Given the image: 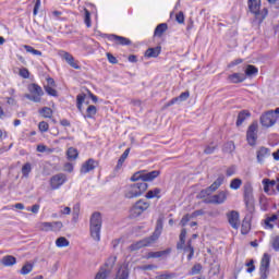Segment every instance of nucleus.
Masks as SVG:
<instances>
[{
    "instance_id": "ddd939ff",
    "label": "nucleus",
    "mask_w": 279,
    "mask_h": 279,
    "mask_svg": "<svg viewBox=\"0 0 279 279\" xmlns=\"http://www.w3.org/2000/svg\"><path fill=\"white\" fill-rule=\"evenodd\" d=\"M64 182H66V175L59 173L53 175L50 179V186L52 189V191H57V189H60V186H62V184H64Z\"/></svg>"
},
{
    "instance_id": "c9c22d12",
    "label": "nucleus",
    "mask_w": 279,
    "mask_h": 279,
    "mask_svg": "<svg viewBox=\"0 0 279 279\" xmlns=\"http://www.w3.org/2000/svg\"><path fill=\"white\" fill-rule=\"evenodd\" d=\"M110 276V269L101 268L94 279H106Z\"/></svg>"
},
{
    "instance_id": "a878e982",
    "label": "nucleus",
    "mask_w": 279,
    "mask_h": 279,
    "mask_svg": "<svg viewBox=\"0 0 279 279\" xmlns=\"http://www.w3.org/2000/svg\"><path fill=\"white\" fill-rule=\"evenodd\" d=\"M95 114H97V107H95V105H90L86 109V114H84V119H95Z\"/></svg>"
},
{
    "instance_id": "1a4fd4ad",
    "label": "nucleus",
    "mask_w": 279,
    "mask_h": 279,
    "mask_svg": "<svg viewBox=\"0 0 279 279\" xmlns=\"http://www.w3.org/2000/svg\"><path fill=\"white\" fill-rule=\"evenodd\" d=\"M258 132V124H251L248 126L247 133H246V141L251 147H254L256 145V140L258 138L257 135Z\"/></svg>"
},
{
    "instance_id": "473e14b6",
    "label": "nucleus",
    "mask_w": 279,
    "mask_h": 279,
    "mask_svg": "<svg viewBox=\"0 0 279 279\" xmlns=\"http://www.w3.org/2000/svg\"><path fill=\"white\" fill-rule=\"evenodd\" d=\"M84 101H86V94H78L76 96V108L80 112H83L82 106H84Z\"/></svg>"
},
{
    "instance_id": "864d4df0",
    "label": "nucleus",
    "mask_w": 279,
    "mask_h": 279,
    "mask_svg": "<svg viewBox=\"0 0 279 279\" xmlns=\"http://www.w3.org/2000/svg\"><path fill=\"white\" fill-rule=\"evenodd\" d=\"M84 12H85V16H84L85 25L87 27H90V11H88L87 9H84Z\"/></svg>"
},
{
    "instance_id": "4c0bfd02",
    "label": "nucleus",
    "mask_w": 279,
    "mask_h": 279,
    "mask_svg": "<svg viewBox=\"0 0 279 279\" xmlns=\"http://www.w3.org/2000/svg\"><path fill=\"white\" fill-rule=\"evenodd\" d=\"M23 48L27 53H32V56H43V52L40 50H37L29 45H24Z\"/></svg>"
},
{
    "instance_id": "39448f33",
    "label": "nucleus",
    "mask_w": 279,
    "mask_h": 279,
    "mask_svg": "<svg viewBox=\"0 0 279 279\" xmlns=\"http://www.w3.org/2000/svg\"><path fill=\"white\" fill-rule=\"evenodd\" d=\"M158 175H160V171L158 170H154L150 172H147L145 170L138 171L136 173H134L131 177V181L132 182H138V180H142V182H153V180H156V178H158Z\"/></svg>"
},
{
    "instance_id": "393cba45",
    "label": "nucleus",
    "mask_w": 279,
    "mask_h": 279,
    "mask_svg": "<svg viewBox=\"0 0 279 279\" xmlns=\"http://www.w3.org/2000/svg\"><path fill=\"white\" fill-rule=\"evenodd\" d=\"M1 263L4 267H12V265H16V257L7 255L1 259Z\"/></svg>"
},
{
    "instance_id": "423d86ee",
    "label": "nucleus",
    "mask_w": 279,
    "mask_h": 279,
    "mask_svg": "<svg viewBox=\"0 0 279 279\" xmlns=\"http://www.w3.org/2000/svg\"><path fill=\"white\" fill-rule=\"evenodd\" d=\"M250 11L255 14L257 21H265L267 17L268 11L267 9H263L260 12V0H248Z\"/></svg>"
},
{
    "instance_id": "c03bdc74",
    "label": "nucleus",
    "mask_w": 279,
    "mask_h": 279,
    "mask_svg": "<svg viewBox=\"0 0 279 279\" xmlns=\"http://www.w3.org/2000/svg\"><path fill=\"white\" fill-rule=\"evenodd\" d=\"M171 278H175V274L173 272H160L158 274L155 279H171Z\"/></svg>"
},
{
    "instance_id": "aec40b11",
    "label": "nucleus",
    "mask_w": 279,
    "mask_h": 279,
    "mask_svg": "<svg viewBox=\"0 0 279 279\" xmlns=\"http://www.w3.org/2000/svg\"><path fill=\"white\" fill-rule=\"evenodd\" d=\"M116 279H130V269L125 265L120 266Z\"/></svg>"
},
{
    "instance_id": "de8ad7c7",
    "label": "nucleus",
    "mask_w": 279,
    "mask_h": 279,
    "mask_svg": "<svg viewBox=\"0 0 279 279\" xmlns=\"http://www.w3.org/2000/svg\"><path fill=\"white\" fill-rule=\"evenodd\" d=\"M270 243L275 252H279V235L272 236Z\"/></svg>"
},
{
    "instance_id": "a18cd8bd",
    "label": "nucleus",
    "mask_w": 279,
    "mask_h": 279,
    "mask_svg": "<svg viewBox=\"0 0 279 279\" xmlns=\"http://www.w3.org/2000/svg\"><path fill=\"white\" fill-rule=\"evenodd\" d=\"M251 228H252V227H251V225H250V221L243 220V221H242L241 233H242V234H247V232H250Z\"/></svg>"
},
{
    "instance_id": "b1692460",
    "label": "nucleus",
    "mask_w": 279,
    "mask_h": 279,
    "mask_svg": "<svg viewBox=\"0 0 279 279\" xmlns=\"http://www.w3.org/2000/svg\"><path fill=\"white\" fill-rule=\"evenodd\" d=\"M162 234V221L158 220L157 221V227L154 232V234L149 238L153 243H156L158 241V238Z\"/></svg>"
},
{
    "instance_id": "603ef678",
    "label": "nucleus",
    "mask_w": 279,
    "mask_h": 279,
    "mask_svg": "<svg viewBox=\"0 0 279 279\" xmlns=\"http://www.w3.org/2000/svg\"><path fill=\"white\" fill-rule=\"evenodd\" d=\"M45 90L51 97H58V92L53 87H51L50 85L45 86Z\"/></svg>"
},
{
    "instance_id": "2f4dec72",
    "label": "nucleus",
    "mask_w": 279,
    "mask_h": 279,
    "mask_svg": "<svg viewBox=\"0 0 279 279\" xmlns=\"http://www.w3.org/2000/svg\"><path fill=\"white\" fill-rule=\"evenodd\" d=\"M77 156H80V153H77V149L74 147H70L66 151L68 160H77Z\"/></svg>"
},
{
    "instance_id": "ea45409f",
    "label": "nucleus",
    "mask_w": 279,
    "mask_h": 279,
    "mask_svg": "<svg viewBox=\"0 0 279 279\" xmlns=\"http://www.w3.org/2000/svg\"><path fill=\"white\" fill-rule=\"evenodd\" d=\"M33 269H34V265L27 263L22 267V269L20 270V274H22V276H27V274H32Z\"/></svg>"
},
{
    "instance_id": "72a5a7b5",
    "label": "nucleus",
    "mask_w": 279,
    "mask_h": 279,
    "mask_svg": "<svg viewBox=\"0 0 279 279\" xmlns=\"http://www.w3.org/2000/svg\"><path fill=\"white\" fill-rule=\"evenodd\" d=\"M183 250L185 252V254L187 253V260H191L195 254V248H193V245L191 244V240L187 242V245L184 247Z\"/></svg>"
},
{
    "instance_id": "8fccbe9b",
    "label": "nucleus",
    "mask_w": 279,
    "mask_h": 279,
    "mask_svg": "<svg viewBox=\"0 0 279 279\" xmlns=\"http://www.w3.org/2000/svg\"><path fill=\"white\" fill-rule=\"evenodd\" d=\"M38 130L41 133L49 132V123H47L45 121L39 122Z\"/></svg>"
},
{
    "instance_id": "7c9ffc66",
    "label": "nucleus",
    "mask_w": 279,
    "mask_h": 279,
    "mask_svg": "<svg viewBox=\"0 0 279 279\" xmlns=\"http://www.w3.org/2000/svg\"><path fill=\"white\" fill-rule=\"evenodd\" d=\"M184 243H186V229H182L180 233V241L177 244L178 250L184 248Z\"/></svg>"
},
{
    "instance_id": "58836bf2",
    "label": "nucleus",
    "mask_w": 279,
    "mask_h": 279,
    "mask_svg": "<svg viewBox=\"0 0 279 279\" xmlns=\"http://www.w3.org/2000/svg\"><path fill=\"white\" fill-rule=\"evenodd\" d=\"M69 240L64 236H60L59 239L56 240V245L57 247H69Z\"/></svg>"
},
{
    "instance_id": "f8f14e48",
    "label": "nucleus",
    "mask_w": 279,
    "mask_h": 279,
    "mask_svg": "<svg viewBox=\"0 0 279 279\" xmlns=\"http://www.w3.org/2000/svg\"><path fill=\"white\" fill-rule=\"evenodd\" d=\"M97 167H99V161L90 158L82 165L81 173H83L85 175V173H90V171H95V169H97Z\"/></svg>"
},
{
    "instance_id": "37998d69",
    "label": "nucleus",
    "mask_w": 279,
    "mask_h": 279,
    "mask_svg": "<svg viewBox=\"0 0 279 279\" xmlns=\"http://www.w3.org/2000/svg\"><path fill=\"white\" fill-rule=\"evenodd\" d=\"M241 184H243L241 179H233L230 183V189L233 191H239V189H241Z\"/></svg>"
},
{
    "instance_id": "09e8293b",
    "label": "nucleus",
    "mask_w": 279,
    "mask_h": 279,
    "mask_svg": "<svg viewBox=\"0 0 279 279\" xmlns=\"http://www.w3.org/2000/svg\"><path fill=\"white\" fill-rule=\"evenodd\" d=\"M114 263H117V256H111L109 257L108 262L106 263V268L105 269H112L114 267Z\"/></svg>"
},
{
    "instance_id": "052dcab7",
    "label": "nucleus",
    "mask_w": 279,
    "mask_h": 279,
    "mask_svg": "<svg viewBox=\"0 0 279 279\" xmlns=\"http://www.w3.org/2000/svg\"><path fill=\"white\" fill-rule=\"evenodd\" d=\"M189 97H191V94L189 92H183L179 97H177V99H179V101H186Z\"/></svg>"
},
{
    "instance_id": "412c9836",
    "label": "nucleus",
    "mask_w": 279,
    "mask_h": 279,
    "mask_svg": "<svg viewBox=\"0 0 279 279\" xmlns=\"http://www.w3.org/2000/svg\"><path fill=\"white\" fill-rule=\"evenodd\" d=\"M62 58L72 66V69H80V64L75 61V58H73V54L69 52H63Z\"/></svg>"
},
{
    "instance_id": "f704fd0d",
    "label": "nucleus",
    "mask_w": 279,
    "mask_h": 279,
    "mask_svg": "<svg viewBox=\"0 0 279 279\" xmlns=\"http://www.w3.org/2000/svg\"><path fill=\"white\" fill-rule=\"evenodd\" d=\"M128 156H130V148H126L124 153L121 155V157L118 160L117 169H121L123 167V162L128 159Z\"/></svg>"
},
{
    "instance_id": "5701e85b",
    "label": "nucleus",
    "mask_w": 279,
    "mask_h": 279,
    "mask_svg": "<svg viewBox=\"0 0 279 279\" xmlns=\"http://www.w3.org/2000/svg\"><path fill=\"white\" fill-rule=\"evenodd\" d=\"M167 29H169V26L167 25V23H161L157 25V27L155 28L154 36L157 38H162V34H165Z\"/></svg>"
},
{
    "instance_id": "dca6fc26",
    "label": "nucleus",
    "mask_w": 279,
    "mask_h": 279,
    "mask_svg": "<svg viewBox=\"0 0 279 279\" xmlns=\"http://www.w3.org/2000/svg\"><path fill=\"white\" fill-rule=\"evenodd\" d=\"M269 156H271V150L267 147L262 146L256 151V158L259 165H263V162H265V159L269 158Z\"/></svg>"
},
{
    "instance_id": "f3484780",
    "label": "nucleus",
    "mask_w": 279,
    "mask_h": 279,
    "mask_svg": "<svg viewBox=\"0 0 279 279\" xmlns=\"http://www.w3.org/2000/svg\"><path fill=\"white\" fill-rule=\"evenodd\" d=\"M108 40L110 43H114V45H122V46H128L132 45V41L129 38L119 36V35H107Z\"/></svg>"
},
{
    "instance_id": "a19ab883",
    "label": "nucleus",
    "mask_w": 279,
    "mask_h": 279,
    "mask_svg": "<svg viewBox=\"0 0 279 279\" xmlns=\"http://www.w3.org/2000/svg\"><path fill=\"white\" fill-rule=\"evenodd\" d=\"M258 73V68L254 65H247L245 69V75L252 77V75H256Z\"/></svg>"
},
{
    "instance_id": "3c124183",
    "label": "nucleus",
    "mask_w": 279,
    "mask_h": 279,
    "mask_svg": "<svg viewBox=\"0 0 279 279\" xmlns=\"http://www.w3.org/2000/svg\"><path fill=\"white\" fill-rule=\"evenodd\" d=\"M39 229L43 230V232H51V222H41Z\"/></svg>"
},
{
    "instance_id": "6ab92c4d",
    "label": "nucleus",
    "mask_w": 279,
    "mask_h": 279,
    "mask_svg": "<svg viewBox=\"0 0 279 279\" xmlns=\"http://www.w3.org/2000/svg\"><path fill=\"white\" fill-rule=\"evenodd\" d=\"M228 80L231 84H241V82H245V74L233 73L228 76Z\"/></svg>"
},
{
    "instance_id": "f03ea898",
    "label": "nucleus",
    "mask_w": 279,
    "mask_h": 279,
    "mask_svg": "<svg viewBox=\"0 0 279 279\" xmlns=\"http://www.w3.org/2000/svg\"><path fill=\"white\" fill-rule=\"evenodd\" d=\"M148 184L145 182H137L135 184H130L124 187V197L126 199H134V197H141L145 191L148 189Z\"/></svg>"
},
{
    "instance_id": "a211bd4d",
    "label": "nucleus",
    "mask_w": 279,
    "mask_h": 279,
    "mask_svg": "<svg viewBox=\"0 0 279 279\" xmlns=\"http://www.w3.org/2000/svg\"><path fill=\"white\" fill-rule=\"evenodd\" d=\"M28 93H31V95L38 97L39 99H41V97L45 95V92H43V87H40V85L33 83L28 85Z\"/></svg>"
},
{
    "instance_id": "4468645a",
    "label": "nucleus",
    "mask_w": 279,
    "mask_h": 279,
    "mask_svg": "<svg viewBox=\"0 0 279 279\" xmlns=\"http://www.w3.org/2000/svg\"><path fill=\"white\" fill-rule=\"evenodd\" d=\"M228 199V192L221 191L218 194L210 196L207 204H223Z\"/></svg>"
},
{
    "instance_id": "13d9d810",
    "label": "nucleus",
    "mask_w": 279,
    "mask_h": 279,
    "mask_svg": "<svg viewBox=\"0 0 279 279\" xmlns=\"http://www.w3.org/2000/svg\"><path fill=\"white\" fill-rule=\"evenodd\" d=\"M59 214L61 217L64 215H71V207L61 206Z\"/></svg>"
},
{
    "instance_id": "f257e3e1",
    "label": "nucleus",
    "mask_w": 279,
    "mask_h": 279,
    "mask_svg": "<svg viewBox=\"0 0 279 279\" xmlns=\"http://www.w3.org/2000/svg\"><path fill=\"white\" fill-rule=\"evenodd\" d=\"M104 220L101 219V214L99 211H95L89 220V232L92 239L99 243L101 241V226Z\"/></svg>"
},
{
    "instance_id": "0eeeda50",
    "label": "nucleus",
    "mask_w": 279,
    "mask_h": 279,
    "mask_svg": "<svg viewBox=\"0 0 279 279\" xmlns=\"http://www.w3.org/2000/svg\"><path fill=\"white\" fill-rule=\"evenodd\" d=\"M269 265H271V255L265 253L260 260L259 279H267L269 277Z\"/></svg>"
},
{
    "instance_id": "bb28decb",
    "label": "nucleus",
    "mask_w": 279,
    "mask_h": 279,
    "mask_svg": "<svg viewBox=\"0 0 279 279\" xmlns=\"http://www.w3.org/2000/svg\"><path fill=\"white\" fill-rule=\"evenodd\" d=\"M160 193H161V190L156 187L154 190L148 191L145 197L146 199H154V197H157V199H160Z\"/></svg>"
},
{
    "instance_id": "69168bd1",
    "label": "nucleus",
    "mask_w": 279,
    "mask_h": 279,
    "mask_svg": "<svg viewBox=\"0 0 279 279\" xmlns=\"http://www.w3.org/2000/svg\"><path fill=\"white\" fill-rule=\"evenodd\" d=\"M40 5H41L40 0H36L34 11H33L34 16H36V14H38V11L40 10Z\"/></svg>"
},
{
    "instance_id": "5fc2aeb1",
    "label": "nucleus",
    "mask_w": 279,
    "mask_h": 279,
    "mask_svg": "<svg viewBox=\"0 0 279 279\" xmlns=\"http://www.w3.org/2000/svg\"><path fill=\"white\" fill-rule=\"evenodd\" d=\"M20 76L24 80H29V70H27L26 68L20 69Z\"/></svg>"
},
{
    "instance_id": "20e7f679",
    "label": "nucleus",
    "mask_w": 279,
    "mask_h": 279,
    "mask_svg": "<svg viewBox=\"0 0 279 279\" xmlns=\"http://www.w3.org/2000/svg\"><path fill=\"white\" fill-rule=\"evenodd\" d=\"M149 206H151V204L145 199L137 201L130 209V218L138 219V217L145 213V210L149 209Z\"/></svg>"
},
{
    "instance_id": "0e129e2a",
    "label": "nucleus",
    "mask_w": 279,
    "mask_h": 279,
    "mask_svg": "<svg viewBox=\"0 0 279 279\" xmlns=\"http://www.w3.org/2000/svg\"><path fill=\"white\" fill-rule=\"evenodd\" d=\"M27 210H31L34 215H38V211L40 210V205L35 204L32 206V208H27Z\"/></svg>"
},
{
    "instance_id": "4d7b16f0",
    "label": "nucleus",
    "mask_w": 279,
    "mask_h": 279,
    "mask_svg": "<svg viewBox=\"0 0 279 279\" xmlns=\"http://www.w3.org/2000/svg\"><path fill=\"white\" fill-rule=\"evenodd\" d=\"M202 271V264H195L193 267H192V276H196L197 274H199Z\"/></svg>"
},
{
    "instance_id": "6e6d98bb",
    "label": "nucleus",
    "mask_w": 279,
    "mask_h": 279,
    "mask_svg": "<svg viewBox=\"0 0 279 279\" xmlns=\"http://www.w3.org/2000/svg\"><path fill=\"white\" fill-rule=\"evenodd\" d=\"M24 97L29 99V101H34L35 104H40L41 101V98L33 96V94H26Z\"/></svg>"
},
{
    "instance_id": "774afa93",
    "label": "nucleus",
    "mask_w": 279,
    "mask_h": 279,
    "mask_svg": "<svg viewBox=\"0 0 279 279\" xmlns=\"http://www.w3.org/2000/svg\"><path fill=\"white\" fill-rule=\"evenodd\" d=\"M262 184H269V186H276L275 180L263 179Z\"/></svg>"
},
{
    "instance_id": "e2e57ef3",
    "label": "nucleus",
    "mask_w": 279,
    "mask_h": 279,
    "mask_svg": "<svg viewBox=\"0 0 279 279\" xmlns=\"http://www.w3.org/2000/svg\"><path fill=\"white\" fill-rule=\"evenodd\" d=\"M107 59H108V61H109L111 64H117V62H119V61L117 60V57L112 56V53H110V52L107 53Z\"/></svg>"
},
{
    "instance_id": "bf43d9fd",
    "label": "nucleus",
    "mask_w": 279,
    "mask_h": 279,
    "mask_svg": "<svg viewBox=\"0 0 279 279\" xmlns=\"http://www.w3.org/2000/svg\"><path fill=\"white\" fill-rule=\"evenodd\" d=\"M175 21L177 23H179L180 25H182L184 23V12L180 11L177 15H175Z\"/></svg>"
},
{
    "instance_id": "49530a36",
    "label": "nucleus",
    "mask_w": 279,
    "mask_h": 279,
    "mask_svg": "<svg viewBox=\"0 0 279 279\" xmlns=\"http://www.w3.org/2000/svg\"><path fill=\"white\" fill-rule=\"evenodd\" d=\"M62 228H63V225L61 221L51 222V232H60Z\"/></svg>"
},
{
    "instance_id": "4be33fe9",
    "label": "nucleus",
    "mask_w": 279,
    "mask_h": 279,
    "mask_svg": "<svg viewBox=\"0 0 279 279\" xmlns=\"http://www.w3.org/2000/svg\"><path fill=\"white\" fill-rule=\"evenodd\" d=\"M160 51H162V48L160 46H157L155 48H148L145 52L146 58H158L160 56Z\"/></svg>"
},
{
    "instance_id": "6e6552de",
    "label": "nucleus",
    "mask_w": 279,
    "mask_h": 279,
    "mask_svg": "<svg viewBox=\"0 0 279 279\" xmlns=\"http://www.w3.org/2000/svg\"><path fill=\"white\" fill-rule=\"evenodd\" d=\"M227 219H228L231 228H233V230H239V228L241 226V216H240L239 211L231 210V211L227 213Z\"/></svg>"
},
{
    "instance_id": "c85d7f7f",
    "label": "nucleus",
    "mask_w": 279,
    "mask_h": 279,
    "mask_svg": "<svg viewBox=\"0 0 279 279\" xmlns=\"http://www.w3.org/2000/svg\"><path fill=\"white\" fill-rule=\"evenodd\" d=\"M250 117H251L250 111H241L238 114L236 125L238 126L243 125V122L245 121V119H250Z\"/></svg>"
},
{
    "instance_id": "9d476101",
    "label": "nucleus",
    "mask_w": 279,
    "mask_h": 279,
    "mask_svg": "<svg viewBox=\"0 0 279 279\" xmlns=\"http://www.w3.org/2000/svg\"><path fill=\"white\" fill-rule=\"evenodd\" d=\"M244 202L247 208H254L252 205V202H254V187L250 183L244 185Z\"/></svg>"
},
{
    "instance_id": "9b49d317",
    "label": "nucleus",
    "mask_w": 279,
    "mask_h": 279,
    "mask_svg": "<svg viewBox=\"0 0 279 279\" xmlns=\"http://www.w3.org/2000/svg\"><path fill=\"white\" fill-rule=\"evenodd\" d=\"M223 180H226L223 175L218 177L217 180L209 187L201 192L202 197H206V195L215 193V191H217V189H219V186L223 184Z\"/></svg>"
},
{
    "instance_id": "c756f323",
    "label": "nucleus",
    "mask_w": 279,
    "mask_h": 279,
    "mask_svg": "<svg viewBox=\"0 0 279 279\" xmlns=\"http://www.w3.org/2000/svg\"><path fill=\"white\" fill-rule=\"evenodd\" d=\"M39 114L44 119H51V117H53V110H51V108L49 107H44L39 110Z\"/></svg>"
},
{
    "instance_id": "79ce46f5",
    "label": "nucleus",
    "mask_w": 279,
    "mask_h": 279,
    "mask_svg": "<svg viewBox=\"0 0 279 279\" xmlns=\"http://www.w3.org/2000/svg\"><path fill=\"white\" fill-rule=\"evenodd\" d=\"M29 173H32V163L27 162L22 167V175L29 178Z\"/></svg>"
},
{
    "instance_id": "7ed1b4c3",
    "label": "nucleus",
    "mask_w": 279,
    "mask_h": 279,
    "mask_svg": "<svg viewBox=\"0 0 279 279\" xmlns=\"http://www.w3.org/2000/svg\"><path fill=\"white\" fill-rule=\"evenodd\" d=\"M279 119V108L275 110L267 111L266 113L262 114L260 123L263 128H274Z\"/></svg>"
},
{
    "instance_id": "680f3d73",
    "label": "nucleus",
    "mask_w": 279,
    "mask_h": 279,
    "mask_svg": "<svg viewBox=\"0 0 279 279\" xmlns=\"http://www.w3.org/2000/svg\"><path fill=\"white\" fill-rule=\"evenodd\" d=\"M163 254L165 252H151L148 254V258H160Z\"/></svg>"
},
{
    "instance_id": "2eb2a0df",
    "label": "nucleus",
    "mask_w": 279,
    "mask_h": 279,
    "mask_svg": "<svg viewBox=\"0 0 279 279\" xmlns=\"http://www.w3.org/2000/svg\"><path fill=\"white\" fill-rule=\"evenodd\" d=\"M154 242L150 238H146L144 240H141L138 242H135L129 246L130 252H136L137 250H141L142 247H147L151 245Z\"/></svg>"
},
{
    "instance_id": "338daca9",
    "label": "nucleus",
    "mask_w": 279,
    "mask_h": 279,
    "mask_svg": "<svg viewBox=\"0 0 279 279\" xmlns=\"http://www.w3.org/2000/svg\"><path fill=\"white\" fill-rule=\"evenodd\" d=\"M234 173H236V167L232 166V167L227 169L228 178H231V175H234Z\"/></svg>"
},
{
    "instance_id": "e433bc0d",
    "label": "nucleus",
    "mask_w": 279,
    "mask_h": 279,
    "mask_svg": "<svg viewBox=\"0 0 279 279\" xmlns=\"http://www.w3.org/2000/svg\"><path fill=\"white\" fill-rule=\"evenodd\" d=\"M197 213H194V214H186L185 216H183V218L181 219L180 221V226L182 228H184V226H186V223H189V221H191V219H193V217H197Z\"/></svg>"
},
{
    "instance_id": "cd10ccee",
    "label": "nucleus",
    "mask_w": 279,
    "mask_h": 279,
    "mask_svg": "<svg viewBox=\"0 0 279 279\" xmlns=\"http://www.w3.org/2000/svg\"><path fill=\"white\" fill-rule=\"evenodd\" d=\"M276 221H278V215L274 214L272 216L267 217L265 219L266 228H268L269 230H274V225L272 223H276Z\"/></svg>"
}]
</instances>
